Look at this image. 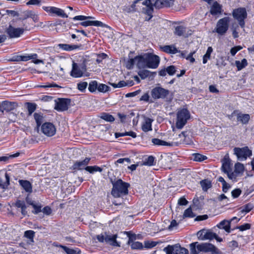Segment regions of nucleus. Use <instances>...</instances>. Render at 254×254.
<instances>
[{
	"mask_svg": "<svg viewBox=\"0 0 254 254\" xmlns=\"http://www.w3.org/2000/svg\"><path fill=\"white\" fill-rule=\"evenodd\" d=\"M251 228V224L249 223H245L241 226H238L237 229H239L241 231H244L247 230H249Z\"/></svg>",
	"mask_w": 254,
	"mask_h": 254,
	"instance_id": "obj_57",
	"label": "nucleus"
},
{
	"mask_svg": "<svg viewBox=\"0 0 254 254\" xmlns=\"http://www.w3.org/2000/svg\"><path fill=\"white\" fill-rule=\"evenodd\" d=\"M152 143L155 145H161V146H178V143L177 142H168L165 141L161 140L158 138H153L152 139Z\"/></svg>",
	"mask_w": 254,
	"mask_h": 254,
	"instance_id": "obj_18",
	"label": "nucleus"
},
{
	"mask_svg": "<svg viewBox=\"0 0 254 254\" xmlns=\"http://www.w3.org/2000/svg\"><path fill=\"white\" fill-rule=\"evenodd\" d=\"M128 244L133 250H141L143 249L142 244L139 242H133L131 237L129 238Z\"/></svg>",
	"mask_w": 254,
	"mask_h": 254,
	"instance_id": "obj_30",
	"label": "nucleus"
},
{
	"mask_svg": "<svg viewBox=\"0 0 254 254\" xmlns=\"http://www.w3.org/2000/svg\"><path fill=\"white\" fill-rule=\"evenodd\" d=\"M54 109L59 112H63L68 110L71 100L67 98H58L55 100Z\"/></svg>",
	"mask_w": 254,
	"mask_h": 254,
	"instance_id": "obj_7",
	"label": "nucleus"
},
{
	"mask_svg": "<svg viewBox=\"0 0 254 254\" xmlns=\"http://www.w3.org/2000/svg\"><path fill=\"white\" fill-rule=\"evenodd\" d=\"M161 49L168 54H175L180 52L174 45H166L160 47Z\"/></svg>",
	"mask_w": 254,
	"mask_h": 254,
	"instance_id": "obj_23",
	"label": "nucleus"
},
{
	"mask_svg": "<svg viewBox=\"0 0 254 254\" xmlns=\"http://www.w3.org/2000/svg\"><path fill=\"white\" fill-rule=\"evenodd\" d=\"M37 57L38 55L37 54L20 56V61L26 62L31 59H35L37 58Z\"/></svg>",
	"mask_w": 254,
	"mask_h": 254,
	"instance_id": "obj_45",
	"label": "nucleus"
},
{
	"mask_svg": "<svg viewBox=\"0 0 254 254\" xmlns=\"http://www.w3.org/2000/svg\"><path fill=\"white\" fill-rule=\"evenodd\" d=\"M156 74L155 72H151L146 69L140 70L138 72V75L142 79H144L148 77L154 76Z\"/></svg>",
	"mask_w": 254,
	"mask_h": 254,
	"instance_id": "obj_25",
	"label": "nucleus"
},
{
	"mask_svg": "<svg viewBox=\"0 0 254 254\" xmlns=\"http://www.w3.org/2000/svg\"><path fill=\"white\" fill-rule=\"evenodd\" d=\"M190 113L187 109L183 108L178 110L177 114L176 127L182 129L190 119Z\"/></svg>",
	"mask_w": 254,
	"mask_h": 254,
	"instance_id": "obj_4",
	"label": "nucleus"
},
{
	"mask_svg": "<svg viewBox=\"0 0 254 254\" xmlns=\"http://www.w3.org/2000/svg\"><path fill=\"white\" fill-rule=\"evenodd\" d=\"M185 32L186 27L183 26H177L175 27L174 34L178 36H182Z\"/></svg>",
	"mask_w": 254,
	"mask_h": 254,
	"instance_id": "obj_36",
	"label": "nucleus"
},
{
	"mask_svg": "<svg viewBox=\"0 0 254 254\" xmlns=\"http://www.w3.org/2000/svg\"><path fill=\"white\" fill-rule=\"evenodd\" d=\"M24 31L22 28H15L11 25L5 29V33L8 37L10 38H16L19 37L22 35Z\"/></svg>",
	"mask_w": 254,
	"mask_h": 254,
	"instance_id": "obj_11",
	"label": "nucleus"
},
{
	"mask_svg": "<svg viewBox=\"0 0 254 254\" xmlns=\"http://www.w3.org/2000/svg\"><path fill=\"white\" fill-rule=\"evenodd\" d=\"M205 237L204 238L205 240H212L215 239L218 242H222V239L219 237L216 233H214L209 230H206Z\"/></svg>",
	"mask_w": 254,
	"mask_h": 254,
	"instance_id": "obj_29",
	"label": "nucleus"
},
{
	"mask_svg": "<svg viewBox=\"0 0 254 254\" xmlns=\"http://www.w3.org/2000/svg\"><path fill=\"white\" fill-rule=\"evenodd\" d=\"M53 14L63 18H67L68 17L67 15L64 12V10L56 7H55Z\"/></svg>",
	"mask_w": 254,
	"mask_h": 254,
	"instance_id": "obj_42",
	"label": "nucleus"
},
{
	"mask_svg": "<svg viewBox=\"0 0 254 254\" xmlns=\"http://www.w3.org/2000/svg\"><path fill=\"white\" fill-rule=\"evenodd\" d=\"M234 154L237 156L238 160L243 161L247 159L252 155V152L248 147L243 148L235 147L234 149Z\"/></svg>",
	"mask_w": 254,
	"mask_h": 254,
	"instance_id": "obj_10",
	"label": "nucleus"
},
{
	"mask_svg": "<svg viewBox=\"0 0 254 254\" xmlns=\"http://www.w3.org/2000/svg\"><path fill=\"white\" fill-rule=\"evenodd\" d=\"M5 177L6 179V181L5 182L3 183L0 179V188L2 189H7L8 186L9 185L10 178L7 173H6L5 174Z\"/></svg>",
	"mask_w": 254,
	"mask_h": 254,
	"instance_id": "obj_40",
	"label": "nucleus"
},
{
	"mask_svg": "<svg viewBox=\"0 0 254 254\" xmlns=\"http://www.w3.org/2000/svg\"><path fill=\"white\" fill-rule=\"evenodd\" d=\"M96 89L98 90V82L96 80L91 81L88 86V90L90 92H94Z\"/></svg>",
	"mask_w": 254,
	"mask_h": 254,
	"instance_id": "obj_47",
	"label": "nucleus"
},
{
	"mask_svg": "<svg viewBox=\"0 0 254 254\" xmlns=\"http://www.w3.org/2000/svg\"><path fill=\"white\" fill-rule=\"evenodd\" d=\"M111 183L113 185L111 194L114 197H120L128 193V189L130 186L128 183L123 182L121 179L112 181Z\"/></svg>",
	"mask_w": 254,
	"mask_h": 254,
	"instance_id": "obj_3",
	"label": "nucleus"
},
{
	"mask_svg": "<svg viewBox=\"0 0 254 254\" xmlns=\"http://www.w3.org/2000/svg\"><path fill=\"white\" fill-rule=\"evenodd\" d=\"M235 64L238 70H240L247 66L248 62L246 59H243L241 62L239 61H236L235 62Z\"/></svg>",
	"mask_w": 254,
	"mask_h": 254,
	"instance_id": "obj_34",
	"label": "nucleus"
},
{
	"mask_svg": "<svg viewBox=\"0 0 254 254\" xmlns=\"http://www.w3.org/2000/svg\"><path fill=\"white\" fill-rule=\"evenodd\" d=\"M34 118L36 122L37 127H40L43 122V115L41 113H35L34 114Z\"/></svg>",
	"mask_w": 254,
	"mask_h": 254,
	"instance_id": "obj_37",
	"label": "nucleus"
},
{
	"mask_svg": "<svg viewBox=\"0 0 254 254\" xmlns=\"http://www.w3.org/2000/svg\"><path fill=\"white\" fill-rule=\"evenodd\" d=\"M136 59H138V62L136 64V65L140 69L146 67L155 69L158 67L160 60L159 56L151 53L137 56Z\"/></svg>",
	"mask_w": 254,
	"mask_h": 254,
	"instance_id": "obj_1",
	"label": "nucleus"
},
{
	"mask_svg": "<svg viewBox=\"0 0 254 254\" xmlns=\"http://www.w3.org/2000/svg\"><path fill=\"white\" fill-rule=\"evenodd\" d=\"M111 85L114 88H121L127 86L126 81H120L118 84L111 83Z\"/></svg>",
	"mask_w": 254,
	"mask_h": 254,
	"instance_id": "obj_58",
	"label": "nucleus"
},
{
	"mask_svg": "<svg viewBox=\"0 0 254 254\" xmlns=\"http://www.w3.org/2000/svg\"><path fill=\"white\" fill-rule=\"evenodd\" d=\"M158 243V242H154V241L145 242L144 247L145 248H147V249H151V248H152L154 247L155 246H156Z\"/></svg>",
	"mask_w": 254,
	"mask_h": 254,
	"instance_id": "obj_55",
	"label": "nucleus"
},
{
	"mask_svg": "<svg viewBox=\"0 0 254 254\" xmlns=\"http://www.w3.org/2000/svg\"><path fill=\"white\" fill-rule=\"evenodd\" d=\"M91 158L89 157H86L82 161H77L72 166V168L74 170H83L85 169L89 164V161H90Z\"/></svg>",
	"mask_w": 254,
	"mask_h": 254,
	"instance_id": "obj_14",
	"label": "nucleus"
},
{
	"mask_svg": "<svg viewBox=\"0 0 254 254\" xmlns=\"http://www.w3.org/2000/svg\"><path fill=\"white\" fill-rule=\"evenodd\" d=\"M172 0H156L154 3V6L157 8L163 7H170L172 4Z\"/></svg>",
	"mask_w": 254,
	"mask_h": 254,
	"instance_id": "obj_20",
	"label": "nucleus"
},
{
	"mask_svg": "<svg viewBox=\"0 0 254 254\" xmlns=\"http://www.w3.org/2000/svg\"><path fill=\"white\" fill-rule=\"evenodd\" d=\"M217 227L229 233L231 232V221L223 220L217 225Z\"/></svg>",
	"mask_w": 254,
	"mask_h": 254,
	"instance_id": "obj_17",
	"label": "nucleus"
},
{
	"mask_svg": "<svg viewBox=\"0 0 254 254\" xmlns=\"http://www.w3.org/2000/svg\"><path fill=\"white\" fill-rule=\"evenodd\" d=\"M100 118L109 122H113L115 121V118L112 115L106 113H101Z\"/></svg>",
	"mask_w": 254,
	"mask_h": 254,
	"instance_id": "obj_38",
	"label": "nucleus"
},
{
	"mask_svg": "<svg viewBox=\"0 0 254 254\" xmlns=\"http://www.w3.org/2000/svg\"><path fill=\"white\" fill-rule=\"evenodd\" d=\"M43 133L48 136H52L55 134L56 129L54 125L51 123H45L41 127Z\"/></svg>",
	"mask_w": 254,
	"mask_h": 254,
	"instance_id": "obj_12",
	"label": "nucleus"
},
{
	"mask_svg": "<svg viewBox=\"0 0 254 254\" xmlns=\"http://www.w3.org/2000/svg\"><path fill=\"white\" fill-rule=\"evenodd\" d=\"M244 166L243 164L240 163H237L235 165V172L236 173H241L243 172Z\"/></svg>",
	"mask_w": 254,
	"mask_h": 254,
	"instance_id": "obj_52",
	"label": "nucleus"
},
{
	"mask_svg": "<svg viewBox=\"0 0 254 254\" xmlns=\"http://www.w3.org/2000/svg\"><path fill=\"white\" fill-rule=\"evenodd\" d=\"M86 70V66L84 64H78L73 63L72 70L70 72V75L74 78L82 77L84 72Z\"/></svg>",
	"mask_w": 254,
	"mask_h": 254,
	"instance_id": "obj_8",
	"label": "nucleus"
},
{
	"mask_svg": "<svg viewBox=\"0 0 254 254\" xmlns=\"http://www.w3.org/2000/svg\"><path fill=\"white\" fill-rule=\"evenodd\" d=\"M137 57V56H136L134 58L130 59L127 61V62L126 63V67L127 69L132 68L134 64H136L138 62V59H136Z\"/></svg>",
	"mask_w": 254,
	"mask_h": 254,
	"instance_id": "obj_39",
	"label": "nucleus"
},
{
	"mask_svg": "<svg viewBox=\"0 0 254 254\" xmlns=\"http://www.w3.org/2000/svg\"><path fill=\"white\" fill-rule=\"evenodd\" d=\"M80 24L84 27H87L88 26H95L103 27L104 24L103 22L100 21H86L81 22Z\"/></svg>",
	"mask_w": 254,
	"mask_h": 254,
	"instance_id": "obj_26",
	"label": "nucleus"
},
{
	"mask_svg": "<svg viewBox=\"0 0 254 254\" xmlns=\"http://www.w3.org/2000/svg\"><path fill=\"white\" fill-rule=\"evenodd\" d=\"M117 235H107L105 234V242L113 246H120L116 239Z\"/></svg>",
	"mask_w": 254,
	"mask_h": 254,
	"instance_id": "obj_21",
	"label": "nucleus"
},
{
	"mask_svg": "<svg viewBox=\"0 0 254 254\" xmlns=\"http://www.w3.org/2000/svg\"><path fill=\"white\" fill-rule=\"evenodd\" d=\"M241 192H242V191L240 189H236L232 191V192H231L232 196L234 198H237L240 196Z\"/></svg>",
	"mask_w": 254,
	"mask_h": 254,
	"instance_id": "obj_59",
	"label": "nucleus"
},
{
	"mask_svg": "<svg viewBox=\"0 0 254 254\" xmlns=\"http://www.w3.org/2000/svg\"><path fill=\"white\" fill-rule=\"evenodd\" d=\"M230 21L229 17H225L218 20L213 32L217 33L220 36L224 35L228 30Z\"/></svg>",
	"mask_w": 254,
	"mask_h": 254,
	"instance_id": "obj_5",
	"label": "nucleus"
},
{
	"mask_svg": "<svg viewBox=\"0 0 254 254\" xmlns=\"http://www.w3.org/2000/svg\"><path fill=\"white\" fill-rule=\"evenodd\" d=\"M59 47L66 51H71L76 49H79L81 45H69L67 44H60L58 45Z\"/></svg>",
	"mask_w": 254,
	"mask_h": 254,
	"instance_id": "obj_22",
	"label": "nucleus"
},
{
	"mask_svg": "<svg viewBox=\"0 0 254 254\" xmlns=\"http://www.w3.org/2000/svg\"><path fill=\"white\" fill-rule=\"evenodd\" d=\"M24 106L27 109L28 116H31L37 107V105L35 103L32 102H25Z\"/></svg>",
	"mask_w": 254,
	"mask_h": 254,
	"instance_id": "obj_27",
	"label": "nucleus"
},
{
	"mask_svg": "<svg viewBox=\"0 0 254 254\" xmlns=\"http://www.w3.org/2000/svg\"><path fill=\"white\" fill-rule=\"evenodd\" d=\"M18 183L26 192L29 193L32 192V186L29 181L27 180H19Z\"/></svg>",
	"mask_w": 254,
	"mask_h": 254,
	"instance_id": "obj_19",
	"label": "nucleus"
},
{
	"mask_svg": "<svg viewBox=\"0 0 254 254\" xmlns=\"http://www.w3.org/2000/svg\"><path fill=\"white\" fill-rule=\"evenodd\" d=\"M60 247L62 248L67 254H80V251L75 250L71 249H69L68 247L62 245H60Z\"/></svg>",
	"mask_w": 254,
	"mask_h": 254,
	"instance_id": "obj_46",
	"label": "nucleus"
},
{
	"mask_svg": "<svg viewBox=\"0 0 254 254\" xmlns=\"http://www.w3.org/2000/svg\"><path fill=\"white\" fill-rule=\"evenodd\" d=\"M193 159L195 161H203L207 159V157L199 153H194L192 154Z\"/></svg>",
	"mask_w": 254,
	"mask_h": 254,
	"instance_id": "obj_48",
	"label": "nucleus"
},
{
	"mask_svg": "<svg viewBox=\"0 0 254 254\" xmlns=\"http://www.w3.org/2000/svg\"><path fill=\"white\" fill-rule=\"evenodd\" d=\"M24 236L29 239L31 242H34V237L35 236V232L32 230H27L24 232Z\"/></svg>",
	"mask_w": 254,
	"mask_h": 254,
	"instance_id": "obj_50",
	"label": "nucleus"
},
{
	"mask_svg": "<svg viewBox=\"0 0 254 254\" xmlns=\"http://www.w3.org/2000/svg\"><path fill=\"white\" fill-rule=\"evenodd\" d=\"M143 118L144 121L141 125V128L142 130L144 132L152 130V123L153 122V120L145 116H144Z\"/></svg>",
	"mask_w": 254,
	"mask_h": 254,
	"instance_id": "obj_16",
	"label": "nucleus"
},
{
	"mask_svg": "<svg viewBox=\"0 0 254 254\" xmlns=\"http://www.w3.org/2000/svg\"><path fill=\"white\" fill-rule=\"evenodd\" d=\"M87 85L88 83L87 82H80L77 83V88L81 92H84Z\"/></svg>",
	"mask_w": 254,
	"mask_h": 254,
	"instance_id": "obj_51",
	"label": "nucleus"
},
{
	"mask_svg": "<svg viewBox=\"0 0 254 254\" xmlns=\"http://www.w3.org/2000/svg\"><path fill=\"white\" fill-rule=\"evenodd\" d=\"M170 91L161 87H156L152 89L151 95L154 99H165L169 94Z\"/></svg>",
	"mask_w": 254,
	"mask_h": 254,
	"instance_id": "obj_9",
	"label": "nucleus"
},
{
	"mask_svg": "<svg viewBox=\"0 0 254 254\" xmlns=\"http://www.w3.org/2000/svg\"><path fill=\"white\" fill-rule=\"evenodd\" d=\"M85 170L91 174H93L95 172H101L103 171V169L97 166H87Z\"/></svg>",
	"mask_w": 254,
	"mask_h": 254,
	"instance_id": "obj_35",
	"label": "nucleus"
},
{
	"mask_svg": "<svg viewBox=\"0 0 254 254\" xmlns=\"http://www.w3.org/2000/svg\"><path fill=\"white\" fill-rule=\"evenodd\" d=\"M242 49L240 46H235L231 49L230 53L232 56H234L236 54Z\"/></svg>",
	"mask_w": 254,
	"mask_h": 254,
	"instance_id": "obj_61",
	"label": "nucleus"
},
{
	"mask_svg": "<svg viewBox=\"0 0 254 254\" xmlns=\"http://www.w3.org/2000/svg\"><path fill=\"white\" fill-rule=\"evenodd\" d=\"M110 87L104 84H98V90L101 92H106L109 90Z\"/></svg>",
	"mask_w": 254,
	"mask_h": 254,
	"instance_id": "obj_53",
	"label": "nucleus"
},
{
	"mask_svg": "<svg viewBox=\"0 0 254 254\" xmlns=\"http://www.w3.org/2000/svg\"><path fill=\"white\" fill-rule=\"evenodd\" d=\"M107 55L105 53H101L100 54H98L97 55V58L96 59V62L98 64L102 62V60L103 59H105L107 58Z\"/></svg>",
	"mask_w": 254,
	"mask_h": 254,
	"instance_id": "obj_63",
	"label": "nucleus"
},
{
	"mask_svg": "<svg viewBox=\"0 0 254 254\" xmlns=\"http://www.w3.org/2000/svg\"><path fill=\"white\" fill-rule=\"evenodd\" d=\"M222 170L225 173L232 171L231 164L229 159H224L223 161Z\"/></svg>",
	"mask_w": 254,
	"mask_h": 254,
	"instance_id": "obj_31",
	"label": "nucleus"
},
{
	"mask_svg": "<svg viewBox=\"0 0 254 254\" xmlns=\"http://www.w3.org/2000/svg\"><path fill=\"white\" fill-rule=\"evenodd\" d=\"M24 19H26L28 17L32 18L35 21L37 19V16L33 14V12L31 11H27L25 12Z\"/></svg>",
	"mask_w": 254,
	"mask_h": 254,
	"instance_id": "obj_60",
	"label": "nucleus"
},
{
	"mask_svg": "<svg viewBox=\"0 0 254 254\" xmlns=\"http://www.w3.org/2000/svg\"><path fill=\"white\" fill-rule=\"evenodd\" d=\"M235 115L237 116V121L241 122L243 124H248L250 119V117L249 114H243L240 113H238L237 111H234L230 117H233Z\"/></svg>",
	"mask_w": 254,
	"mask_h": 254,
	"instance_id": "obj_15",
	"label": "nucleus"
},
{
	"mask_svg": "<svg viewBox=\"0 0 254 254\" xmlns=\"http://www.w3.org/2000/svg\"><path fill=\"white\" fill-rule=\"evenodd\" d=\"M166 70L169 75H173L176 73V68L174 65H170L166 68Z\"/></svg>",
	"mask_w": 254,
	"mask_h": 254,
	"instance_id": "obj_54",
	"label": "nucleus"
},
{
	"mask_svg": "<svg viewBox=\"0 0 254 254\" xmlns=\"http://www.w3.org/2000/svg\"><path fill=\"white\" fill-rule=\"evenodd\" d=\"M200 184L202 190L204 191H206L212 187L211 182L208 179H205L201 181L200 182Z\"/></svg>",
	"mask_w": 254,
	"mask_h": 254,
	"instance_id": "obj_32",
	"label": "nucleus"
},
{
	"mask_svg": "<svg viewBox=\"0 0 254 254\" xmlns=\"http://www.w3.org/2000/svg\"><path fill=\"white\" fill-rule=\"evenodd\" d=\"M205 234H206V230H201L197 233L198 238L201 240H204Z\"/></svg>",
	"mask_w": 254,
	"mask_h": 254,
	"instance_id": "obj_64",
	"label": "nucleus"
},
{
	"mask_svg": "<svg viewBox=\"0 0 254 254\" xmlns=\"http://www.w3.org/2000/svg\"><path fill=\"white\" fill-rule=\"evenodd\" d=\"M210 12L213 15H215L221 13V5L217 2H216V1L214 2L211 7Z\"/></svg>",
	"mask_w": 254,
	"mask_h": 254,
	"instance_id": "obj_28",
	"label": "nucleus"
},
{
	"mask_svg": "<svg viewBox=\"0 0 254 254\" xmlns=\"http://www.w3.org/2000/svg\"><path fill=\"white\" fill-rule=\"evenodd\" d=\"M19 155V153L17 152L15 154L11 155H7L6 156H3L0 157V162L3 161L4 162H7L9 159H12Z\"/></svg>",
	"mask_w": 254,
	"mask_h": 254,
	"instance_id": "obj_43",
	"label": "nucleus"
},
{
	"mask_svg": "<svg viewBox=\"0 0 254 254\" xmlns=\"http://www.w3.org/2000/svg\"><path fill=\"white\" fill-rule=\"evenodd\" d=\"M34 209V211H33V213L34 214H38L41 211H42L41 208L42 206L40 204H36L35 203L32 205Z\"/></svg>",
	"mask_w": 254,
	"mask_h": 254,
	"instance_id": "obj_62",
	"label": "nucleus"
},
{
	"mask_svg": "<svg viewBox=\"0 0 254 254\" xmlns=\"http://www.w3.org/2000/svg\"><path fill=\"white\" fill-rule=\"evenodd\" d=\"M195 217V215L193 213L192 211V209L190 207H189L187 209H186L184 211L183 218H193Z\"/></svg>",
	"mask_w": 254,
	"mask_h": 254,
	"instance_id": "obj_49",
	"label": "nucleus"
},
{
	"mask_svg": "<svg viewBox=\"0 0 254 254\" xmlns=\"http://www.w3.org/2000/svg\"><path fill=\"white\" fill-rule=\"evenodd\" d=\"M13 205L17 207L22 208L26 205L25 202L23 200L18 199L16 201Z\"/></svg>",
	"mask_w": 254,
	"mask_h": 254,
	"instance_id": "obj_56",
	"label": "nucleus"
},
{
	"mask_svg": "<svg viewBox=\"0 0 254 254\" xmlns=\"http://www.w3.org/2000/svg\"><path fill=\"white\" fill-rule=\"evenodd\" d=\"M234 18L236 20L242 28L245 26V20L247 18L248 14L247 10L244 7H239L234 9L232 12Z\"/></svg>",
	"mask_w": 254,
	"mask_h": 254,
	"instance_id": "obj_6",
	"label": "nucleus"
},
{
	"mask_svg": "<svg viewBox=\"0 0 254 254\" xmlns=\"http://www.w3.org/2000/svg\"><path fill=\"white\" fill-rule=\"evenodd\" d=\"M254 208V205L252 203L249 202L240 207V209L242 213H247L251 211Z\"/></svg>",
	"mask_w": 254,
	"mask_h": 254,
	"instance_id": "obj_33",
	"label": "nucleus"
},
{
	"mask_svg": "<svg viewBox=\"0 0 254 254\" xmlns=\"http://www.w3.org/2000/svg\"><path fill=\"white\" fill-rule=\"evenodd\" d=\"M143 164L147 166H153L155 164V157L151 155L148 156L147 158L145 159Z\"/></svg>",
	"mask_w": 254,
	"mask_h": 254,
	"instance_id": "obj_44",
	"label": "nucleus"
},
{
	"mask_svg": "<svg viewBox=\"0 0 254 254\" xmlns=\"http://www.w3.org/2000/svg\"><path fill=\"white\" fill-rule=\"evenodd\" d=\"M172 250L174 254H188L189 253L187 249L178 245L172 246Z\"/></svg>",
	"mask_w": 254,
	"mask_h": 254,
	"instance_id": "obj_24",
	"label": "nucleus"
},
{
	"mask_svg": "<svg viewBox=\"0 0 254 254\" xmlns=\"http://www.w3.org/2000/svg\"><path fill=\"white\" fill-rule=\"evenodd\" d=\"M18 107L17 103L4 101L1 104V112L3 113L4 111L8 112L13 111Z\"/></svg>",
	"mask_w": 254,
	"mask_h": 254,
	"instance_id": "obj_13",
	"label": "nucleus"
},
{
	"mask_svg": "<svg viewBox=\"0 0 254 254\" xmlns=\"http://www.w3.org/2000/svg\"><path fill=\"white\" fill-rule=\"evenodd\" d=\"M213 52V49L211 47H209L207 48V51L203 57V64H205L207 62V61L210 59V55Z\"/></svg>",
	"mask_w": 254,
	"mask_h": 254,
	"instance_id": "obj_41",
	"label": "nucleus"
},
{
	"mask_svg": "<svg viewBox=\"0 0 254 254\" xmlns=\"http://www.w3.org/2000/svg\"><path fill=\"white\" fill-rule=\"evenodd\" d=\"M190 254H198L199 252L210 253L211 254H222L221 252L214 245L209 243L199 244L192 243L190 245Z\"/></svg>",
	"mask_w": 254,
	"mask_h": 254,
	"instance_id": "obj_2",
	"label": "nucleus"
}]
</instances>
